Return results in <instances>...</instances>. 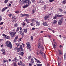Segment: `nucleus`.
<instances>
[{
    "mask_svg": "<svg viewBox=\"0 0 66 66\" xmlns=\"http://www.w3.org/2000/svg\"><path fill=\"white\" fill-rule=\"evenodd\" d=\"M5 45H6V47H9L10 49H12L13 47L11 42L9 41H6L5 43Z\"/></svg>",
    "mask_w": 66,
    "mask_h": 66,
    "instance_id": "f257e3e1",
    "label": "nucleus"
},
{
    "mask_svg": "<svg viewBox=\"0 0 66 66\" xmlns=\"http://www.w3.org/2000/svg\"><path fill=\"white\" fill-rule=\"evenodd\" d=\"M15 50H16L17 52H21V51H23L24 50L22 48V45H20V47L18 48L17 47L15 48Z\"/></svg>",
    "mask_w": 66,
    "mask_h": 66,
    "instance_id": "f03ea898",
    "label": "nucleus"
},
{
    "mask_svg": "<svg viewBox=\"0 0 66 66\" xmlns=\"http://www.w3.org/2000/svg\"><path fill=\"white\" fill-rule=\"evenodd\" d=\"M58 52L59 55H58V56L57 57V59H58L59 60H61L62 59L61 58V57L60 56L62 55L63 53L62 52V51L60 50H58Z\"/></svg>",
    "mask_w": 66,
    "mask_h": 66,
    "instance_id": "7ed1b4c3",
    "label": "nucleus"
},
{
    "mask_svg": "<svg viewBox=\"0 0 66 66\" xmlns=\"http://www.w3.org/2000/svg\"><path fill=\"white\" fill-rule=\"evenodd\" d=\"M52 13H49L48 15H47L46 16H45L44 17V19L45 20H47L48 19V18H49V17L50 16H51V15Z\"/></svg>",
    "mask_w": 66,
    "mask_h": 66,
    "instance_id": "20e7f679",
    "label": "nucleus"
},
{
    "mask_svg": "<svg viewBox=\"0 0 66 66\" xmlns=\"http://www.w3.org/2000/svg\"><path fill=\"white\" fill-rule=\"evenodd\" d=\"M63 16V15L62 14H60L59 15L55 14L54 17L53 18V19H56V18L57 17H62Z\"/></svg>",
    "mask_w": 66,
    "mask_h": 66,
    "instance_id": "39448f33",
    "label": "nucleus"
},
{
    "mask_svg": "<svg viewBox=\"0 0 66 66\" xmlns=\"http://www.w3.org/2000/svg\"><path fill=\"white\" fill-rule=\"evenodd\" d=\"M30 45H31V44H30V42H28L26 43V45L27 46V49H29L31 48V46Z\"/></svg>",
    "mask_w": 66,
    "mask_h": 66,
    "instance_id": "423d86ee",
    "label": "nucleus"
},
{
    "mask_svg": "<svg viewBox=\"0 0 66 66\" xmlns=\"http://www.w3.org/2000/svg\"><path fill=\"white\" fill-rule=\"evenodd\" d=\"M9 33L10 34L11 36L13 35L12 36V37H13V36H15V34H16V32H15V33H14L13 32H9Z\"/></svg>",
    "mask_w": 66,
    "mask_h": 66,
    "instance_id": "0eeeda50",
    "label": "nucleus"
},
{
    "mask_svg": "<svg viewBox=\"0 0 66 66\" xmlns=\"http://www.w3.org/2000/svg\"><path fill=\"white\" fill-rule=\"evenodd\" d=\"M24 2L25 3H28L29 4H31V1L29 0H25Z\"/></svg>",
    "mask_w": 66,
    "mask_h": 66,
    "instance_id": "6e6552de",
    "label": "nucleus"
},
{
    "mask_svg": "<svg viewBox=\"0 0 66 66\" xmlns=\"http://www.w3.org/2000/svg\"><path fill=\"white\" fill-rule=\"evenodd\" d=\"M19 3L21 4V5H22V4H24L25 3L24 2V0H22L21 1L20 0L19 1Z\"/></svg>",
    "mask_w": 66,
    "mask_h": 66,
    "instance_id": "1a4fd4ad",
    "label": "nucleus"
},
{
    "mask_svg": "<svg viewBox=\"0 0 66 66\" xmlns=\"http://www.w3.org/2000/svg\"><path fill=\"white\" fill-rule=\"evenodd\" d=\"M43 25L44 26H46V27H47L49 26V24L47 23L46 22H43Z\"/></svg>",
    "mask_w": 66,
    "mask_h": 66,
    "instance_id": "9d476101",
    "label": "nucleus"
},
{
    "mask_svg": "<svg viewBox=\"0 0 66 66\" xmlns=\"http://www.w3.org/2000/svg\"><path fill=\"white\" fill-rule=\"evenodd\" d=\"M12 61L13 62H17V61H18V59H17V57H15L14 59H13Z\"/></svg>",
    "mask_w": 66,
    "mask_h": 66,
    "instance_id": "9b49d317",
    "label": "nucleus"
},
{
    "mask_svg": "<svg viewBox=\"0 0 66 66\" xmlns=\"http://www.w3.org/2000/svg\"><path fill=\"white\" fill-rule=\"evenodd\" d=\"M33 58H34V59L35 60H36V61H37V63H38L39 64H40V63H41V62L39 60H38L37 59H36L34 57Z\"/></svg>",
    "mask_w": 66,
    "mask_h": 66,
    "instance_id": "f8f14e48",
    "label": "nucleus"
},
{
    "mask_svg": "<svg viewBox=\"0 0 66 66\" xmlns=\"http://www.w3.org/2000/svg\"><path fill=\"white\" fill-rule=\"evenodd\" d=\"M62 21L61 20H59L58 22V24L59 25H61V24H62Z\"/></svg>",
    "mask_w": 66,
    "mask_h": 66,
    "instance_id": "ddd939ff",
    "label": "nucleus"
},
{
    "mask_svg": "<svg viewBox=\"0 0 66 66\" xmlns=\"http://www.w3.org/2000/svg\"><path fill=\"white\" fill-rule=\"evenodd\" d=\"M19 32L20 34H21L22 35H24V31L23 30H21L19 31Z\"/></svg>",
    "mask_w": 66,
    "mask_h": 66,
    "instance_id": "4468645a",
    "label": "nucleus"
},
{
    "mask_svg": "<svg viewBox=\"0 0 66 66\" xmlns=\"http://www.w3.org/2000/svg\"><path fill=\"white\" fill-rule=\"evenodd\" d=\"M8 8H7V7H5V8H4L2 10V12H4V11H5V10H6V9Z\"/></svg>",
    "mask_w": 66,
    "mask_h": 66,
    "instance_id": "2eb2a0df",
    "label": "nucleus"
},
{
    "mask_svg": "<svg viewBox=\"0 0 66 66\" xmlns=\"http://www.w3.org/2000/svg\"><path fill=\"white\" fill-rule=\"evenodd\" d=\"M22 51V52H21L20 53H19L21 56H23L24 52H23V51Z\"/></svg>",
    "mask_w": 66,
    "mask_h": 66,
    "instance_id": "dca6fc26",
    "label": "nucleus"
},
{
    "mask_svg": "<svg viewBox=\"0 0 66 66\" xmlns=\"http://www.w3.org/2000/svg\"><path fill=\"white\" fill-rule=\"evenodd\" d=\"M34 62V59H33V58H32L31 59V61H30V63L31 64H33Z\"/></svg>",
    "mask_w": 66,
    "mask_h": 66,
    "instance_id": "f3484780",
    "label": "nucleus"
},
{
    "mask_svg": "<svg viewBox=\"0 0 66 66\" xmlns=\"http://www.w3.org/2000/svg\"><path fill=\"white\" fill-rule=\"evenodd\" d=\"M57 22V21H56V20H54V21L53 22V24H55L56 23V22Z\"/></svg>",
    "mask_w": 66,
    "mask_h": 66,
    "instance_id": "a211bd4d",
    "label": "nucleus"
},
{
    "mask_svg": "<svg viewBox=\"0 0 66 66\" xmlns=\"http://www.w3.org/2000/svg\"><path fill=\"white\" fill-rule=\"evenodd\" d=\"M40 45H41V44H40V43H39L38 44V48H39V49H40V48L41 47V46Z\"/></svg>",
    "mask_w": 66,
    "mask_h": 66,
    "instance_id": "6ab92c4d",
    "label": "nucleus"
},
{
    "mask_svg": "<svg viewBox=\"0 0 66 66\" xmlns=\"http://www.w3.org/2000/svg\"><path fill=\"white\" fill-rule=\"evenodd\" d=\"M36 22L37 26H40V22H39L38 21H36Z\"/></svg>",
    "mask_w": 66,
    "mask_h": 66,
    "instance_id": "aec40b11",
    "label": "nucleus"
},
{
    "mask_svg": "<svg viewBox=\"0 0 66 66\" xmlns=\"http://www.w3.org/2000/svg\"><path fill=\"white\" fill-rule=\"evenodd\" d=\"M15 45L17 46V47H19V46H20V44L18 43H15Z\"/></svg>",
    "mask_w": 66,
    "mask_h": 66,
    "instance_id": "412c9836",
    "label": "nucleus"
},
{
    "mask_svg": "<svg viewBox=\"0 0 66 66\" xmlns=\"http://www.w3.org/2000/svg\"><path fill=\"white\" fill-rule=\"evenodd\" d=\"M14 12L15 13H16V14H19L20 13V12L18 10Z\"/></svg>",
    "mask_w": 66,
    "mask_h": 66,
    "instance_id": "4be33fe9",
    "label": "nucleus"
},
{
    "mask_svg": "<svg viewBox=\"0 0 66 66\" xmlns=\"http://www.w3.org/2000/svg\"><path fill=\"white\" fill-rule=\"evenodd\" d=\"M29 6L28 5H25L24 6H23V8H26V7H27Z\"/></svg>",
    "mask_w": 66,
    "mask_h": 66,
    "instance_id": "5701e85b",
    "label": "nucleus"
},
{
    "mask_svg": "<svg viewBox=\"0 0 66 66\" xmlns=\"http://www.w3.org/2000/svg\"><path fill=\"white\" fill-rule=\"evenodd\" d=\"M18 26V24H17V23H16L15 24H14V27H15L16 28Z\"/></svg>",
    "mask_w": 66,
    "mask_h": 66,
    "instance_id": "b1692460",
    "label": "nucleus"
},
{
    "mask_svg": "<svg viewBox=\"0 0 66 66\" xmlns=\"http://www.w3.org/2000/svg\"><path fill=\"white\" fill-rule=\"evenodd\" d=\"M4 38H5V39H10V36H7L6 37H5Z\"/></svg>",
    "mask_w": 66,
    "mask_h": 66,
    "instance_id": "393cba45",
    "label": "nucleus"
},
{
    "mask_svg": "<svg viewBox=\"0 0 66 66\" xmlns=\"http://www.w3.org/2000/svg\"><path fill=\"white\" fill-rule=\"evenodd\" d=\"M19 29H20V27H18L16 29V31H19Z\"/></svg>",
    "mask_w": 66,
    "mask_h": 66,
    "instance_id": "a878e982",
    "label": "nucleus"
},
{
    "mask_svg": "<svg viewBox=\"0 0 66 66\" xmlns=\"http://www.w3.org/2000/svg\"><path fill=\"white\" fill-rule=\"evenodd\" d=\"M24 32L25 33L27 32V29H25L24 30Z\"/></svg>",
    "mask_w": 66,
    "mask_h": 66,
    "instance_id": "bb28decb",
    "label": "nucleus"
},
{
    "mask_svg": "<svg viewBox=\"0 0 66 66\" xmlns=\"http://www.w3.org/2000/svg\"><path fill=\"white\" fill-rule=\"evenodd\" d=\"M62 3L63 4H65L66 3V1H63L62 2Z\"/></svg>",
    "mask_w": 66,
    "mask_h": 66,
    "instance_id": "cd10ccee",
    "label": "nucleus"
},
{
    "mask_svg": "<svg viewBox=\"0 0 66 66\" xmlns=\"http://www.w3.org/2000/svg\"><path fill=\"white\" fill-rule=\"evenodd\" d=\"M13 15V14L11 13L8 14V16L10 17H11Z\"/></svg>",
    "mask_w": 66,
    "mask_h": 66,
    "instance_id": "c85d7f7f",
    "label": "nucleus"
},
{
    "mask_svg": "<svg viewBox=\"0 0 66 66\" xmlns=\"http://www.w3.org/2000/svg\"><path fill=\"white\" fill-rule=\"evenodd\" d=\"M30 25L31 26H34V23L33 22H32V23H30Z\"/></svg>",
    "mask_w": 66,
    "mask_h": 66,
    "instance_id": "c756f323",
    "label": "nucleus"
},
{
    "mask_svg": "<svg viewBox=\"0 0 66 66\" xmlns=\"http://www.w3.org/2000/svg\"><path fill=\"white\" fill-rule=\"evenodd\" d=\"M53 46L54 48H56V45H55V44H53Z\"/></svg>",
    "mask_w": 66,
    "mask_h": 66,
    "instance_id": "7c9ffc66",
    "label": "nucleus"
},
{
    "mask_svg": "<svg viewBox=\"0 0 66 66\" xmlns=\"http://www.w3.org/2000/svg\"><path fill=\"white\" fill-rule=\"evenodd\" d=\"M9 0H5L4 1V3H7L8 2Z\"/></svg>",
    "mask_w": 66,
    "mask_h": 66,
    "instance_id": "2f4dec72",
    "label": "nucleus"
},
{
    "mask_svg": "<svg viewBox=\"0 0 66 66\" xmlns=\"http://www.w3.org/2000/svg\"><path fill=\"white\" fill-rule=\"evenodd\" d=\"M21 17H24L25 16V14H21Z\"/></svg>",
    "mask_w": 66,
    "mask_h": 66,
    "instance_id": "473e14b6",
    "label": "nucleus"
},
{
    "mask_svg": "<svg viewBox=\"0 0 66 66\" xmlns=\"http://www.w3.org/2000/svg\"><path fill=\"white\" fill-rule=\"evenodd\" d=\"M40 48L42 51L44 50V47H43V46H41V47Z\"/></svg>",
    "mask_w": 66,
    "mask_h": 66,
    "instance_id": "72a5a7b5",
    "label": "nucleus"
},
{
    "mask_svg": "<svg viewBox=\"0 0 66 66\" xmlns=\"http://www.w3.org/2000/svg\"><path fill=\"white\" fill-rule=\"evenodd\" d=\"M2 35L3 36H4V37H6V36H7V35H5V34H3Z\"/></svg>",
    "mask_w": 66,
    "mask_h": 66,
    "instance_id": "f704fd0d",
    "label": "nucleus"
},
{
    "mask_svg": "<svg viewBox=\"0 0 66 66\" xmlns=\"http://www.w3.org/2000/svg\"><path fill=\"white\" fill-rule=\"evenodd\" d=\"M2 52H5V50L3 48H2L1 50Z\"/></svg>",
    "mask_w": 66,
    "mask_h": 66,
    "instance_id": "c9c22d12",
    "label": "nucleus"
},
{
    "mask_svg": "<svg viewBox=\"0 0 66 66\" xmlns=\"http://www.w3.org/2000/svg\"><path fill=\"white\" fill-rule=\"evenodd\" d=\"M31 20L32 21V22H34V21H35V19H31Z\"/></svg>",
    "mask_w": 66,
    "mask_h": 66,
    "instance_id": "e433bc0d",
    "label": "nucleus"
},
{
    "mask_svg": "<svg viewBox=\"0 0 66 66\" xmlns=\"http://www.w3.org/2000/svg\"><path fill=\"white\" fill-rule=\"evenodd\" d=\"M59 11L60 12H62L63 11V10H62V9H59Z\"/></svg>",
    "mask_w": 66,
    "mask_h": 66,
    "instance_id": "4c0bfd02",
    "label": "nucleus"
},
{
    "mask_svg": "<svg viewBox=\"0 0 66 66\" xmlns=\"http://www.w3.org/2000/svg\"><path fill=\"white\" fill-rule=\"evenodd\" d=\"M25 16H26L27 17H29V14H25Z\"/></svg>",
    "mask_w": 66,
    "mask_h": 66,
    "instance_id": "58836bf2",
    "label": "nucleus"
},
{
    "mask_svg": "<svg viewBox=\"0 0 66 66\" xmlns=\"http://www.w3.org/2000/svg\"><path fill=\"white\" fill-rule=\"evenodd\" d=\"M7 61V60H4L3 63H6V62Z\"/></svg>",
    "mask_w": 66,
    "mask_h": 66,
    "instance_id": "ea45409f",
    "label": "nucleus"
},
{
    "mask_svg": "<svg viewBox=\"0 0 66 66\" xmlns=\"http://www.w3.org/2000/svg\"><path fill=\"white\" fill-rule=\"evenodd\" d=\"M22 26H26L27 25V24H26L24 22H23V23L22 24Z\"/></svg>",
    "mask_w": 66,
    "mask_h": 66,
    "instance_id": "a19ab883",
    "label": "nucleus"
},
{
    "mask_svg": "<svg viewBox=\"0 0 66 66\" xmlns=\"http://www.w3.org/2000/svg\"><path fill=\"white\" fill-rule=\"evenodd\" d=\"M20 64L21 65H22L23 63H22V61H20Z\"/></svg>",
    "mask_w": 66,
    "mask_h": 66,
    "instance_id": "79ce46f5",
    "label": "nucleus"
},
{
    "mask_svg": "<svg viewBox=\"0 0 66 66\" xmlns=\"http://www.w3.org/2000/svg\"><path fill=\"white\" fill-rule=\"evenodd\" d=\"M18 38V36H16L15 37V39H16Z\"/></svg>",
    "mask_w": 66,
    "mask_h": 66,
    "instance_id": "37998d69",
    "label": "nucleus"
},
{
    "mask_svg": "<svg viewBox=\"0 0 66 66\" xmlns=\"http://www.w3.org/2000/svg\"><path fill=\"white\" fill-rule=\"evenodd\" d=\"M31 57H32L31 56H29L28 57V59L29 60H30V59H31Z\"/></svg>",
    "mask_w": 66,
    "mask_h": 66,
    "instance_id": "c03bdc74",
    "label": "nucleus"
},
{
    "mask_svg": "<svg viewBox=\"0 0 66 66\" xmlns=\"http://www.w3.org/2000/svg\"><path fill=\"white\" fill-rule=\"evenodd\" d=\"M37 66H43L42 65V64H37Z\"/></svg>",
    "mask_w": 66,
    "mask_h": 66,
    "instance_id": "a18cd8bd",
    "label": "nucleus"
},
{
    "mask_svg": "<svg viewBox=\"0 0 66 66\" xmlns=\"http://www.w3.org/2000/svg\"><path fill=\"white\" fill-rule=\"evenodd\" d=\"M54 0H50L49 1V2H53V1H54Z\"/></svg>",
    "mask_w": 66,
    "mask_h": 66,
    "instance_id": "49530a36",
    "label": "nucleus"
},
{
    "mask_svg": "<svg viewBox=\"0 0 66 66\" xmlns=\"http://www.w3.org/2000/svg\"><path fill=\"white\" fill-rule=\"evenodd\" d=\"M36 28H35L33 27L32 28L31 30H35Z\"/></svg>",
    "mask_w": 66,
    "mask_h": 66,
    "instance_id": "de8ad7c7",
    "label": "nucleus"
},
{
    "mask_svg": "<svg viewBox=\"0 0 66 66\" xmlns=\"http://www.w3.org/2000/svg\"><path fill=\"white\" fill-rule=\"evenodd\" d=\"M32 11H36V8H33Z\"/></svg>",
    "mask_w": 66,
    "mask_h": 66,
    "instance_id": "09e8293b",
    "label": "nucleus"
},
{
    "mask_svg": "<svg viewBox=\"0 0 66 66\" xmlns=\"http://www.w3.org/2000/svg\"><path fill=\"white\" fill-rule=\"evenodd\" d=\"M16 17H15V16H13L12 18V19H15V18Z\"/></svg>",
    "mask_w": 66,
    "mask_h": 66,
    "instance_id": "8fccbe9b",
    "label": "nucleus"
},
{
    "mask_svg": "<svg viewBox=\"0 0 66 66\" xmlns=\"http://www.w3.org/2000/svg\"><path fill=\"white\" fill-rule=\"evenodd\" d=\"M63 18V17H62V18H61L59 20H62V21H63V20H64V18Z\"/></svg>",
    "mask_w": 66,
    "mask_h": 66,
    "instance_id": "3c124183",
    "label": "nucleus"
},
{
    "mask_svg": "<svg viewBox=\"0 0 66 66\" xmlns=\"http://www.w3.org/2000/svg\"><path fill=\"white\" fill-rule=\"evenodd\" d=\"M45 53H43L42 54H41V55H42V56H44V55H45Z\"/></svg>",
    "mask_w": 66,
    "mask_h": 66,
    "instance_id": "603ef678",
    "label": "nucleus"
},
{
    "mask_svg": "<svg viewBox=\"0 0 66 66\" xmlns=\"http://www.w3.org/2000/svg\"><path fill=\"white\" fill-rule=\"evenodd\" d=\"M14 66H17V64L15 63H14Z\"/></svg>",
    "mask_w": 66,
    "mask_h": 66,
    "instance_id": "864d4df0",
    "label": "nucleus"
},
{
    "mask_svg": "<svg viewBox=\"0 0 66 66\" xmlns=\"http://www.w3.org/2000/svg\"><path fill=\"white\" fill-rule=\"evenodd\" d=\"M31 38L30 39L31 40H33V36H31Z\"/></svg>",
    "mask_w": 66,
    "mask_h": 66,
    "instance_id": "5fc2aeb1",
    "label": "nucleus"
},
{
    "mask_svg": "<svg viewBox=\"0 0 66 66\" xmlns=\"http://www.w3.org/2000/svg\"><path fill=\"white\" fill-rule=\"evenodd\" d=\"M3 23H4V22H1V23H0V25H2V24H3Z\"/></svg>",
    "mask_w": 66,
    "mask_h": 66,
    "instance_id": "6e6d98bb",
    "label": "nucleus"
},
{
    "mask_svg": "<svg viewBox=\"0 0 66 66\" xmlns=\"http://www.w3.org/2000/svg\"><path fill=\"white\" fill-rule=\"evenodd\" d=\"M44 59H46V54L44 55Z\"/></svg>",
    "mask_w": 66,
    "mask_h": 66,
    "instance_id": "4d7b16f0",
    "label": "nucleus"
},
{
    "mask_svg": "<svg viewBox=\"0 0 66 66\" xmlns=\"http://www.w3.org/2000/svg\"><path fill=\"white\" fill-rule=\"evenodd\" d=\"M21 65L22 66H26V65L24 64V63H23Z\"/></svg>",
    "mask_w": 66,
    "mask_h": 66,
    "instance_id": "13d9d810",
    "label": "nucleus"
},
{
    "mask_svg": "<svg viewBox=\"0 0 66 66\" xmlns=\"http://www.w3.org/2000/svg\"><path fill=\"white\" fill-rule=\"evenodd\" d=\"M2 20V18L1 17V15H0V21Z\"/></svg>",
    "mask_w": 66,
    "mask_h": 66,
    "instance_id": "bf43d9fd",
    "label": "nucleus"
},
{
    "mask_svg": "<svg viewBox=\"0 0 66 66\" xmlns=\"http://www.w3.org/2000/svg\"><path fill=\"white\" fill-rule=\"evenodd\" d=\"M64 59H66V54H64Z\"/></svg>",
    "mask_w": 66,
    "mask_h": 66,
    "instance_id": "052dcab7",
    "label": "nucleus"
},
{
    "mask_svg": "<svg viewBox=\"0 0 66 66\" xmlns=\"http://www.w3.org/2000/svg\"><path fill=\"white\" fill-rule=\"evenodd\" d=\"M39 53L41 54H43V52L42 51H41L39 52Z\"/></svg>",
    "mask_w": 66,
    "mask_h": 66,
    "instance_id": "680f3d73",
    "label": "nucleus"
},
{
    "mask_svg": "<svg viewBox=\"0 0 66 66\" xmlns=\"http://www.w3.org/2000/svg\"><path fill=\"white\" fill-rule=\"evenodd\" d=\"M44 7L45 9H46V7H47V5H45Z\"/></svg>",
    "mask_w": 66,
    "mask_h": 66,
    "instance_id": "e2e57ef3",
    "label": "nucleus"
},
{
    "mask_svg": "<svg viewBox=\"0 0 66 66\" xmlns=\"http://www.w3.org/2000/svg\"><path fill=\"white\" fill-rule=\"evenodd\" d=\"M32 63L31 64L30 63H29V66H32Z\"/></svg>",
    "mask_w": 66,
    "mask_h": 66,
    "instance_id": "0e129e2a",
    "label": "nucleus"
},
{
    "mask_svg": "<svg viewBox=\"0 0 66 66\" xmlns=\"http://www.w3.org/2000/svg\"><path fill=\"white\" fill-rule=\"evenodd\" d=\"M25 21H27V20H28V19L27 18H25Z\"/></svg>",
    "mask_w": 66,
    "mask_h": 66,
    "instance_id": "69168bd1",
    "label": "nucleus"
},
{
    "mask_svg": "<svg viewBox=\"0 0 66 66\" xmlns=\"http://www.w3.org/2000/svg\"><path fill=\"white\" fill-rule=\"evenodd\" d=\"M9 5H8V6H11V4H9Z\"/></svg>",
    "mask_w": 66,
    "mask_h": 66,
    "instance_id": "338daca9",
    "label": "nucleus"
},
{
    "mask_svg": "<svg viewBox=\"0 0 66 66\" xmlns=\"http://www.w3.org/2000/svg\"><path fill=\"white\" fill-rule=\"evenodd\" d=\"M58 66H61V64H60V63H58Z\"/></svg>",
    "mask_w": 66,
    "mask_h": 66,
    "instance_id": "774afa93",
    "label": "nucleus"
}]
</instances>
